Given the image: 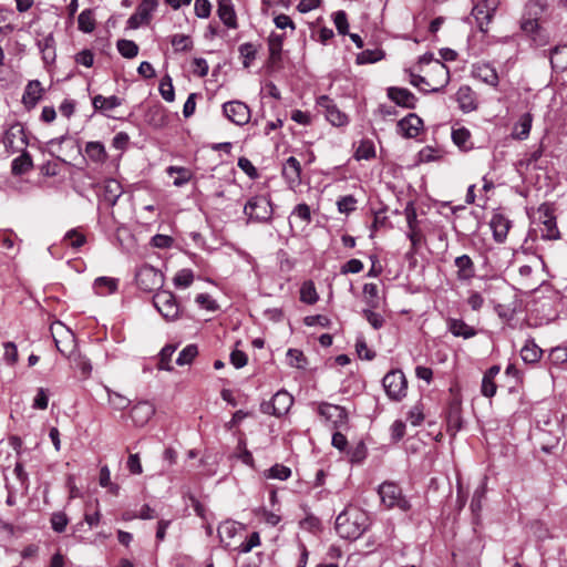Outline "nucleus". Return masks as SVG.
Listing matches in <instances>:
<instances>
[{
    "instance_id": "obj_1",
    "label": "nucleus",
    "mask_w": 567,
    "mask_h": 567,
    "mask_svg": "<svg viewBox=\"0 0 567 567\" xmlns=\"http://www.w3.org/2000/svg\"><path fill=\"white\" fill-rule=\"evenodd\" d=\"M334 527L341 538L355 540L367 530L368 517L358 509H346L337 516Z\"/></svg>"
},
{
    "instance_id": "obj_2",
    "label": "nucleus",
    "mask_w": 567,
    "mask_h": 567,
    "mask_svg": "<svg viewBox=\"0 0 567 567\" xmlns=\"http://www.w3.org/2000/svg\"><path fill=\"white\" fill-rule=\"evenodd\" d=\"M247 223L268 224L272 220L274 207L268 195H255L244 206Z\"/></svg>"
},
{
    "instance_id": "obj_3",
    "label": "nucleus",
    "mask_w": 567,
    "mask_h": 567,
    "mask_svg": "<svg viewBox=\"0 0 567 567\" xmlns=\"http://www.w3.org/2000/svg\"><path fill=\"white\" fill-rule=\"evenodd\" d=\"M382 505L388 508H399L402 512H408L411 508L410 502L402 495V489L393 482H383L379 488Z\"/></svg>"
},
{
    "instance_id": "obj_4",
    "label": "nucleus",
    "mask_w": 567,
    "mask_h": 567,
    "mask_svg": "<svg viewBox=\"0 0 567 567\" xmlns=\"http://www.w3.org/2000/svg\"><path fill=\"white\" fill-rule=\"evenodd\" d=\"M383 389L390 400L400 401L406 395L408 381L401 370H391L382 379Z\"/></svg>"
},
{
    "instance_id": "obj_5",
    "label": "nucleus",
    "mask_w": 567,
    "mask_h": 567,
    "mask_svg": "<svg viewBox=\"0 0 567 567\" xmlns=\"http://www.w3.org/2000/svg\"><path fill=\"white\" fill-rule=\"evenodd\" d=\"M153 305L161 316L167 321H174L179 317V305L176 297L168 290H159L153 296Z\"/></svg>"
},
{
    "instance_id": "obj_6",
    "label": "nucleus",
    "mask_w": 567,
    "mask_h": 567,
    "mask_svg": "<svg viewBox=\"0 0 567 567\" xmlns=\"http://www.w3.org/2000/svg\"><path fill=\"white\" fill-rule=\"evenodd\" d=\"M135 282L141 290L150 292L163 286L164 276L158 269L144 264L136 270Z\"/></svg>"
},
{
    "instance_id": "obj_7",
    "label": "nucleus",
    "mask_w": 567,
    "mask_h": 567,
    "mask_svg": "<svg viewBox=\"0 0 567 567\" xmlns=\"http://www.w3.org/2000/svg\"><path fill=\"white\" fill-rule=\"evenodd\" d=\"M498 4V0H473L471 17L475 21L480 31H487V27Z\"/></svg>"
},
{
    "instance_id": "obj_8",
    "label": "nucleus",
    "mask_w": 567,
    "mask_h": 567,
    "mask_svg": "<svg viewBox=\"0 0 567 567\" xmlns=\"http://www.w3.org/2000/svg\"><path fill=\"white\" fill-rule=\"evenodd\" d=\"M2 143L7 152L14 154L27 148L28 140L24 127L21 123L11 124L3 135Z\"/></svg>"
},
{
    "instance_id": "obj_9",
    "label": "nucleus",
    "mask_w": 567,
    "mask_h": 567,
    "mask_svg": "<svg viewBox=\"0 0 567 567\" xmlns=\"http://www.w3.org/2000/svg\"><path fill=\"white\" fill-rule=\"evenodd\" d=\"M221 109L224 116L235 125L244 126L250 121L249 106L239 100L225 102Z\"/></svg>"
},
{
    "instance_id": "obj_10",
    "label": "nucleus",
    "mask_w": 567,
    "mask_h": 567,
    "mask_svg": "<svg viewBox=\"0 0 567 567\" xmlns=\"http://www.w3.org/2000/svg\"><path fill=\"white\" fill-rule=\"evenodd\" d=\"M317 106L323 111L327 121L333 126H346L349 123L347 114L341 112L328 95H320L317 99Z\"/></svg>"
},
{
    "instance_id": "obj_11",
    "label": "nucleus",
    "mask_w": 567,
    "mask_h": 567,
    "mask_svg": "<svg viewBox=\"0 0 567 567\" xmlns=\"http://www.w3.org/2000/svg\"><path fill=\"white\" fill-rule=\"evenodd\" d=\"M158 6V0H142L135 12L127 20L128 29H137L151 21L153 12Z\"/></svg>"
},
{
    "instance_id": "obj_12",
    "label": "nucleus",
    "mask_w": 567,
    "mask_h": 567,
    "mask_svg": "<svg viewBox=\"0 0 567 567\" xmlns=\"http://www.w3.org/2000/svg\"><path fill=\"white\" fill-rule=\"evenodd\" d=\"M318 413L327 422L331 423L334 429L342 427L347 424L348 415L344 408L331 403H321Z\"/></svg>"
},
{
    "instance_id": "obj_13",
    "label": "nucleus",
    "mask_w": 567,
    "mask_h": 567,
    "mask_svg": "<svg viewBox=\"0 0 567 567\" xmlns=\"http://www.w3.org/2000/svg\"><path fill=\"white\" fill-rule=\"evenodd\" d=\"M55 341V347L58 349V351L60 353H62L63 355H68L69 359L72 360V362L75 364V367L78 369L81 370L82 374L84 375H89L92 371V365H91V362L81 355L80 352L75 351V340H74V337L72 334H70V347H71V350H66V348H63L61 346V342L56 339H54Z\"/></svg>"
},
{
    "instance_id": "obj_14",
    "label": "nucleus",
    "mask_w": 567,
    "mask_h": 567,
    "mask_svg": "<svg viewBox=\"0 0 567 567\" xmlns=\"http://www.w3.org/2000/svg\"><path fill=\"white\" fill-rule=\"evenodd\" d=\"M282 176L286 179L289 188L295 189L301 183V164L295 157L290 156L282 165Z\"/></svg>"
},
{
    "instance_id": "obj_15",
    "label": "nucleus",
    "mask_w": 567,
    "mask_h": 567,
    "mask_svg": "<svg viewBox=\"0 0 567 567\" xmlns=\"http://www.w3.org/2000/svg\"><path fill=\"white\" fill-rule=\"evenodd\" d=\"M398 132L405 138L416 137L423 127V121L414 113L408 114L398 122Z\"/></svg>"
},
{
    "instance_id": "obj_16",
    "label": "nucleus",
    "mask_w": 567,
    "mask_h": 567,
    "mask_svg": "<svg viewBox=\"0 0 567 567\" xmlns=\"http://www.w3.org/2000/svg\"><path fill=\"white\" fill-rule=\"evenodd\" d=\"M123 194L122 185L118 181L114 178L106 179L102 186V192L100 195L101 203L105 204L107 207H113L116 205L118 198Z\"/></svg>"
},
{
    "instance_id": "obj_17",
    "label": "nucleus",
    "mask_w": 567,
    "mask_h": 567,
    "mask_svg": "<svg viewBox=\"0 0 567 567\" xmlns=\"http://www.w3.org/2000/svg\"><path fill=\"white\" fill-rule=\"evenodd\" d=\"M293 403V398L286 391H278L271 399V402L264 409V412H269L271 406V414L281 416L286 414Z\"/></svg>"
},
{
    "instance_id": "obj_18",
    "label": "nucleus",
    "mask_w": 567,
    "mask_h": 567,
    "mask_svg": "<svg viewBox=\"0 0 567 567\" xmlns=\"http://www.w3.org/2000/svg\"><path fill=\"white\" fill-rule=\"evenodd\" d=\"M388 97L396 105L406 109H414L417 101L415 95L410 90L396 86H391L388 89Z\"/></svg>"
},
{
    "instance_id": "obj_19",
    "label": "nucleus",
    "mask_w": 567,
    "mask_h": 567,
    "mask_svg": "<svg viewBox=\"0 0 567 567\" xmlns=\"http://www.w3.org/2000/svg\"><path fill=\"white\" fill-rule=\"evenodd\" d=\"M155 414V405L150 401H140L131 410V417L137 426L145 425Z\"/></svg>"
},
{
    "instance_id": "obj_20",
    "label": "nucleus",
    "mask_w": 567,
    "mask_h": 567,
    "mask_svg": "<svg viewBox=\"0 0 567 567\" xmlns=\"http://www.w3.org/2000/svg\"><path fill=\"white\" fill-rule=\"evenodd\" d=\"M446 327L447 331L456 338L471 339L477 334V330L467 324L463 319L449 318Z\"/></svg>"
},
{
    "instance_id": "obj_21",
    "label": "nucleus",
    "mask_w": 567,
    "mask_h": 567,
    "mask_svg": "<svg viewBox=\"0 0 567 567\" xmlns=\"http://www.w3.org/2000/svg\"><path fill=\"white\" fill-rule=\"evenodd\" d=\"M473 75L491 86H497L499 79L496 69L491 63H476L473 65Z\"/></svg>"
},
{
    "instance_id": "obj_22",
    "label": "nucleus",
    "mask_w": 567,
    "mask_h": 567,
    "mask_svg": "<svg viewBox=\"0 0 567 567\" xmlns=\"http://www.w3.org/2000/svg\"><path fill=\"white\" fill-rule=\"evenodd\" d=\"M217 14L220 21L228 29H237V14L235 11V7L231 0H219L217 7Z\"/></svg>"
},
{
    "instance_id": "obj_23",
    "label": "nucleus",
    "mask_w": 567,
    "mask_h": 567,
    "mask_svg": "<svg viewBox=\"0 0 567 567\" xmlns=\"http://www.w3.org/2000/svg\"><path fill=\"white\" fill-rule=\"evenodd\" d=\"M489 226L492 228L495 241H505L511 228V220L502 214H495L489 221Z\"/></svg>"
},
{
    "instance_id": "obj_24",
    "label": "nucleus",
    "mask_w": 567,
    "mask_h": 567,
    "mask_svg": "<svg viewBox=\"0 0 567 567\" xmlns=\"http://www.w3.org/2000/svg\"><path fill=\"white\" fill-rule=\"evenodd\" d=\"M43 93V87L39 80H31L28 82L23 95L22 103L27 107H34L38 102L41 100Z\"/></svg>"
},
{
    "instance_id": "obj_25",
    "label": "nucleus",
    "mask_w": 567,
    "mask_h": 567,
    "mask_svg": "<svg viewBox=\"0 0 567 567\" xmlns=\"http://www.w3.org/2000/svg\"><path fill=\"white\" fill-rule=\"evenodd\" d=\"M456 101L460 109L465 113L472 112L477 107L475 93L468 85H462L458 87L456 92Z\"/></svg>"
},
{
    "instance_id": "obj_26",
    "label": "nucleus",
    "mask_w": 567,
    "mask_h": 567,
    "mask_svg": "<svg viewBox=\"0 0 567 567\" xmlns=\"http://www.w3.org/2000/svg\"><path fill=\"white\" fill-rule=\"evenodd\" d=\"M122 104V100L116 95L103 96L101 94L95 95L92 99V105L95 112H99L103 115H107V113Z\"/></svg>"
},
{
    "instance_id": "obj_27",
    "label": "nucleus",
    "mask_w": 567,
    "mask_h": 567,
    "mask_svg": "<svg viewBox=\"0 0 567 567\" xmlns=\"http://www.w3.org/2000/svg\"><path fill=\"white\" fill-rule=\"evenodd\" d=\"M501 371L499 365H492L486 370L482 379L481 393L486 398H492L496 394V383L495 378Z\"/></svg>"
},
{
    "instance_id": "obj_28",
    "label": "nucleus",
    "mask_w": 567,
    "mask_h": 567,
    "mask_svg": "<svg viewBox=\"0 0 567 567\" xmlns=\"http://www.w3.org/2000/svg\"><path fill=\"white\" fill-rule=\"evenodd\" d=\"M37 45L45 64H51L55 61V40L53 33H49L38 40Z\"/></svg>"
},
{
    "instance_id": "obj_29",
    "label": "nucleus",
    "mask_w": 567,
    "mask_h": 567,
    "mask_svg": "<svg viewBox=\"0 0 567 567\" xmlns=\"http://www.w3.org/2000/svg\"><path fill=\"white\" fill-rule=\"evenodd\" d=\"M454 264L457 268V279L466 281L475 276L474 262L468 255H462L455 258Z\"/></svg>"
},
{
    "instance_id": "obj_30",
    "label": "nucleus",
    "mask_w": 567,
    "mask_h": 567,
    "mask_svg": "<svg viewBox=\"0 0 567 567\" xmlns=\"http://www.w3.org/2000/svg\"><path fill=\"white\" fill-rule=\"evenodd\" d=\"M549 61L554 71L567 70V44L556 45L549 51Z\"/></svg>"
},
{
    "instance_id": "obj_31",
    "label": "nucleus",
    "mask_w": 567,
    "mask_h": 567,
    "mask_svg": "<svg viewBox=\"0 0 567 567\" xmlns=\"http://www.w3.org/2000/svg\"><path fill=\"white\" fill-rule=\"evenodd\" d=\"M118 288V279L112 277H97L93 282V289L99 296H109Z\"/></svg>"
},
{
    "instance_id": "obj_32",
    "label": "nucleus",
    "mask_w": 567,
    "mask_h": 567,
    "mask_svg": "<svg viewBox=\"0 0 567 567\" xmlns=\"http://www.w3.org/2000/svg\"><path fill=\"white\" fill-rule=\"evenodd\" d=\"M84 151L87 158L95 164H103L107 158V153L102 142H87Z\"/></svg>"
},
{
    "instance_id": "obj_33",
    "label": "nucleus",
    "mask_w": 567,
    "mask_h": 567,
    "mask_svg": "<svg viewBox=\"0 0 567 567\" xmlns=\"http://www.w3.org/2000/svg\"><path fill=\"white\" fill-rule=\"evenodd\" d=\"M522 29L526 33H530L532 41L536 47H543L547 44L548 37L544 34L535 20H527L522 23Z\"/></svg>"
},
{
    "instance_id": "obj_34",
    "label": "nucleus",
    "mask_w": 567,
    "mask_h": 567,
    "mask_svg": "<svg viewBox=\"0 0 567 567\" xmlns=\"http://www.w3.org/2000/svg\"><path fill=\"white\" fill-rule=\"evenodd\" d=\"M533 116L530 113L523 114L515 123L513 128V137L518 141H524L529 136L532 130Z\"/></svg>"
},
{
    "instance_id": "obj_35",
    "label": "nucleus",
    "mask_w": 567,
    "mask_h": 567,
    "mask_svg": "<svg viewBox=\"0 0 567 567\" xmlns=\"http://www.w3.org/2000/svg\"><path fill=\"white\" fill-rule=\"evenodd\" d=\"M21 155L16 157L11 163V171L13 175H23L33 166L31 155L24 148Z\"/></svg>"
},
{
    "instance_id": "obj_36",
    "label": "nucleus",
    "mask_w": 567,
    "mask_h": 567,
    "mask_svg": "<svg viewBox=\"0 0 567 567\" xmlns=\"http://www.w3.org/2000/svg\"><path fill=\"white\" fill-rule=\"evenodd\" d=\"M63 243L65 246L71 247L73 250L78 251L85 245L86 237L80 230V228H72L68 230L63 236Z\"/></svg>"
},
{
    "instance_id": "obj_37",
    "label": "nucleus",
    "mask_w": 567,
    "mask_h": 567,
    "mask_svg": "<svg viewBox=\"0 0 567 567\" xmlns=\"http://www.w3.org/2000/svg\"><path fill=\"white\" fill-rule=\"evenodd\" d=\"M543 350L535 343L534 340H527L520 349L522 360L526 363H536L540 359Z\"/></svg>"
},
{
    "instance_id": "obj_38",
    "label": "nucleus",
    "mask_w": 567,
    "mask_h": 567,
    "mask_svg": "<svg viewBox=\"0 0 567 567\" xmlns=\"http://www.w3.org/2000/svg\"><path fill=\"white\" fill-rule=\"evenodd\" d=\"M453 143L464 152L472 150L471 133L465 127L453 128L452 131Z\"/></svg>"
},
{
    "instance_id": "obj_39",
    "label": "nucleus",
    "mask_w": 567,
    "mask_h": 567,
    "mask_svg": "<svg viewBox=\"0 0 567 567\" xmlns=\"http://www.w3.org/2000/svg\"><path fill=\"white\" fill-rule=\"evenodd\" d=\"M357 161H370L375 157V146L371 140H361L354 152Z\"/></svg>"
},
{
    "instance_id": "obj_40",
    "label": "nucleus",
    "mask_w": 567,
    "mask_h": 567,
    "mask_svg": "<svg viewBox=\"0 0 567 567\" xmlns=\"http://www.w3.org/2000/svg\"><path fill=\"white\" fill-rule=\"evenodd\" d=\"M166 173L169 176H172L173 174H177L173 182V185L176 187H182L186 185L193 178V173L188 168L183 166H168L166 168Z\"/></svg>"
},
{
    "instance_id": "obj_41",
    "label": "nucleus",
    "mask_w": 567,
    "mask_h": 567,
    "mask_svg": "<svg viewBox=\"0 0 567 567\" xmlns=\"http://www.w3.org/2000/svg\"><path fill=\"white\" fill-rule=\"evenodd\" d=\"M383 58L384 52L381 49H367L357 55L355 62L359 65L372 64L381 61Z\"/></svg>"
},
{
    "instance_id": "obj_42",
    "label": "nucleus",
    "mask_w": 567,
    "mask_h": 567,
    "mask_svg": "<svg viewBox=\"0 0 567 567\" xmlns=\"http://www.w3.org/2000/svg\"><path fill=\"white\" fill-rule=\"evenodd\" d=\"M78 27L84 33H91L95 29V19L92 9L83 10L78 18Z\"/></svg>"
},
{
    "instance_id": "obj_43",
    "label": "nucleus",
    "mask_w": 567,
    "mask_h": 567,
    "mask_svg": "<svg viewBox=\"0 0 567 567\" xmlns=\"http://www.w3.org/2000/svg\"><path fill=\"white\" fill-rule=\"evenodd\" d=\"M319 296L313 281L307 280L300 288V300L307 305H313L318 301Z\"/></svg>"
},
{
    "instance_id": "obj_44",
    "label": "nucleus",
    "mask_w": 567,
    "mask_h": 567,
    "mask_svg": "<svg viewBox=\"0 0 567 567\" xmlns=\"http://www.w3.org/2000/svg\"><path fill=\"white\" fill-rule=\"evenodd\" d=\"M243 528V525L238 524L234 520H226L221 523L218 527V535L221 542L227 538L231 539L237 535V533Z\"/></svg>"
},
{
    "instance_id": "obj_45",
    "label": "nucleus",
    "mask_w": 567,
    "mask_h": 567,
    "mask_svg": "<svg viewBox=\"0 0 567 567\" xmlns=\"http://www.w3.org/2000/svg\"><path fill=\"white\" fill-rule=\"evenodd\" d=\"M363 295L365 303L370 308H378L380 305L379 288L375 284L369 282L363 286Z\"/></svg>"
},
{
    "instance_id": "obj_46",
    "label": "nucleus",
    "mask_w": 567,
    "mask_h": 567,
    "mask_svg": "<svg viewBox=\"0 0 567 567\" xmlns=\"http://www.w3.org/2000/svg\"><path fill=\"white\" fill-rule=\"evenodd\" d=\"M487 491L486 486V477L483 480V482L475 488L472 501H471V509L473 513H478L482 509V503L485 498Z\"/></svg>"
},
{
    "instance_id": "obj_47",
    "label": "nucleus",
    "mask_w": 567,
    "mask_h": 567,
    "mask_svg": "<svg viewBox=\"0 0 567 567\" xmlns=\"http://www.w3.org/2000/svg\"><path fill=\"white\" fill-rule=\"evenodd\" d=\"M120 54L126 59H133L138 53L137 44L132 40L122 39L116 43Z\"/></svg>"
},
{
    "instance_id": "obj_48",
    "label": "nucleus",
    "mask_w": 567,
    "mask_h": 567,
    "mask_svg": "<svg viewBox=\"0 0 567 567\" xmlns=\"http://www.w3.org/2000/svg\"><path fill=\"white\" fill-rule=\"evenodd\" d=\"M176 351V346L166 344L159 352V362L158 369L165 371H172L173 367L171 365L172 355Z\"/></svg>"
},
{
    "instance_id": "obj_49",
    "label": "nucleus",
    "mask_w": 567,
    "mask_h": 567,
    "mask_svg": "<svg viewBox=\"0 0 567 567\" xmlns=\"http://www.w3.org/2000/svg\"><path fill=\"white\" fill-rule=\"evenodd\" d=\"M287 360H288V364L292 368L306 369L307 358L305 357V354L301 350L289 349L287 351Z\"/></svg>"
},
{
    "instance_id": "obj_50",
    "label": "nucleus",
    "mask_w": 567,
    "mask_h": 567,
    "mask_svg": "<svg viewBox=\"0 0 567 567\" xmlns=\"http://www.w3.org/2000/svg\"><path fill=\"white\" fill-rule=\"evenodd\" d=\"M197 354H198L197 346L188 344L178 353L176 363L178 365L189 364L196 358Z\"/></svg>"
},
{
    "instance_id": "obj_51",
    "label": "nucleus",
    "mask_w": 567,
    "mask_h": 567,
    "mask_svg": "<svg viewBox=\"0 0 567 567\" xmlns=\"http://www.w3.org/2000/svg\"><path fill=\"white\" fill-rule=\"evenodd\" d=\"M268 478L286 481L291 476V470L284 464H275L272 465L266 475Z\"/></svg>"
},
{
    "instance_id": "obj_52",
    "label": "nucleus",
    "mask_w": 567,
    "mask_h": 567,
    "mask_svg": "<svg viewBox=\"0 0 567 567\" xmlns=\"http://www.w3.org/2000/svg\"><path fill=\"white\" fill-rule=\"evenodd\" d=\"M159 93L162 97L167 102H173L175 100V91L173 86L172 79L166 75L159 82Z\"/></svg>"
},
{
    "instance_id": "obj_53",
    "label": "nucleus",
    "mask_w": 567,
    "mask_h": 567,
    "mask_svg": "<svg viewBox=\"0 0 567 567\" xmlns=\"http://www.w3.org/2000/svg\"><path fill=\"white\" fill-rule=\"evenodd\" d=\"M50 523L55 533H63L69 524V518L64 512H55L51 515Z\"/></svg>"
},
{
    "instance_id": "obj_54",
    "label": "nucleus",
    "mask_w": 567,
    "mask_h": 567,
    "mask_svg": "<svg viewBox=\"0 0 567 567\" xmlns=\"http://www.w3.org/2000/svg\"><path fill=\"white\" fill-rule=\"evenodd\" d=\"M260 545V536L259 533L252 532L246 540L240 543V545L236 548L239 554H247L252 550V548Z\"/></svg>"
},
{
    "instance_id": "obj_55",
    "label": "nucleus",
    "mask_w": 567,
    "mask_h": 567,
    "mask_svg": "<svg viewBox=\"0 0 567 567\" xmlns=\"http://www.w3.org/2000/svg\"><path fill=\"white\" fill-rule=\"evenodd\" d=\"M194 281V274L190 269H182L174 277V285L177 288H187Z\"/></svg>"
},
{
    "instance_id": "obj_56",
    "label": "nucleus",
    "mask_w": 567,
    "mask_h": 567,
    "mask_svg": "<svg viewBox=\"0 0 567 567\" xmlns=\"http://www.w3.org/2000/svg\"><path fill=\"white\" fill-rule=\"evenodd\" d=\"M238 51L244 59V66L246 68L249 66L250 63L256 59L257 50L255 45L250 42L240 44Z\"/></svg>"
},
{
    "instance_id": "obj_57",
    "label": "nucleus",
    "mask_w": 567,
    "mask_h": 567,
    "mask_svg": "<svg viewBox=\"0 0 567 567\" xmlns=\"http://www.w3.org/2000/svg\"><path fill=\"white\" fill-rule=\"evenodd\" d=\"M544 228L542 229V237L544 239H557L559 237V230L556 225L555 218H547L544 223Z\"/></svg>"
},
{
    "instance_id": "obj_58",
    "label": "nucleus",
    "mask_w": 567,
    "mask_h": 567,
    "mask_svg": "<svg viewBox=\"0 0 567 567\" xmlns=\"http://www.w3.org/2000/svg\"><path fill=\"white\" fill-rule=\"evenodd\" d=\"M373 309L374 308L370 307L368 309H363L362 315L373 329L379 330L384 324V318L382 315L374 312Z\"/></svg>"
},
{
    "instance_id": "obj_59",
    "label": "nucleus",
    "mask_w": 567,
    "mask_h": 567,
    "mask_svg": "<svg viewBox=\"0 0 567 567\" xmlns=\"http://www.w3.org/2000/svg\"><path fill=\"white\" fill-rule=\"evenodd\" d=\"M171 43L176 52L187 51L192 48V40L188 35L185 34H174L172 37Z\"/></svg>"
},
{
    "instance_id": "obj_60",
    "label": "nucleus",
    "mask_w": 567,
    "mask_h": 567,
    "mask_svg": "<svg viewBox=\"0 0 567 567\" xmlns=\"http://www.w3.org/2000/svg\"><path fill=\"white\" fill-rule=\"evenodd\" d=\"M284 43V34L271 32L268 38L269 51L271 56H277L281 53Z\"/></svg>"
},
{
    "instance_id": "obj_61",
    "label": "nucleus",
    "mask_w": 567,
    "mask_h": 567,
    "mask_svg": "<svg viewBox=\"0 0 567 567\" xmlns=\"http://www.w3.org/2000/svg\"><path fill=\"white\" fill-rule=\"evenodd\" d=\"M549 359L555 365L567 363V351L563 348L561 344L554 347L549 352Z\"/></svg>"
},
{
    "instance_id": "obj_62",
    "label": "nucleus",
    "mask_w": 567,
    "mask_h": 567,
    "mask_svg": "<svg viewBox=\"0 0 567 567\" xmlns=\"http://www.w3.org/2000/svg\"><path fill=\"white\" fill-rule=\"evenodd\" d=\"M194 11L197 18L207 19L212 13V4L209 0H195Z\"/></svg>"
},
{
    "instance_id": "obj_63",
    "label": "nucleus",
    "mask_w": 567,
    "mask_h": 567,
    "mask_svg": "<svg viewBox=\"0 0 567 567\" xmlns=\"http://www.w3.org/2000/svg\"><path fill=\"white\" fill-rule=\"evenodd\" d=\"M291 217H297L306 224L311 221L310 207L306 203L298 204L291 212Z\"/></svg>"
},
{
    "instance_id": "obj_64",
    "label": "nucleus",
    "mask_w": 567,
    "mask_h": 567,
    "mask_svg": "<svg viewBox=\"0 0 567 567\" xmlns=\"http://www.w3.org/2000/svg\"><path fill=\"white\" fill-rule=\"evenodd\" d=\"M357 199L352 195L342 196L337 205L340 213L349 214L355 209Z\"/></svg>"
}]
</instances>
